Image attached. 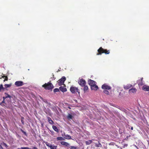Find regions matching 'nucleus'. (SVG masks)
<instances>
[{
    "instance_id": "obj_1",
    "label": "nucleus",
    "mask_w": 149,
    "mask_h": 149,
    "mask_svg": "<svg viewBox=\"0 0 149 149\" xmlns=\"http://www.w3.org/2000/svg\"><path fill=\"white\" fill-rule=\"evenodd\" d=\"M42 87L44 88L46 90H50L54 88V86L52 84L49 82L47 83H45V84L42 85Z\"/></svg>"
},
{
    "instance_id": "obj_2",
    "label": "nucleus",
    "mask_w": 149,
    "mask_h": 149,
    "mask_svg": "<svg viewBox=\"0 0 149 149\" xmlns=\"http://www.w3.org/2000/svg\"><path fill=\"white\" fill-rule=\"evenodd\" d=\"M98 53L97 54V55L101 54L104 53L106 54H108L109 53V51H107L106 49H104L102 47H100L98 50Z\"/></svg>"
},
{
    "instance_id": "obj_3",
    "label": "nucleus",
    "mask_w": 149,
    "mask_h": 149,
    "mask_svg": "<svg viewBox=\"0 0 149 149\" xmlns=\"http://www.w3.org/2000/svg\"><path fill=\"white\" fill-rule=\"evenodd\" d=\"M70 91L73 93H76L77 92L79 94V92L78 89L77 88L75 87H71L70 88Z\"/></svg>"
},
{
    "instance_id": "obj_4",
    "label": "nucleus",
    "mask_w": 149,
    "mask_h": 149,
    "mask_svg": "<svg viewBox=\"0 0 149 149\" xmlns=\"http://www.w3.org/2000/svg\"><path fill=\"white\" fill-rule=\"evenodd\" d=\"M66 80V78L65 77H62L58 81V83L59 86H61L64 84V82Z\"/></svg>"
},
{
    "instance_id": "obj_5",
    "label": "nucleus",
    "mask_w": 149,
    "mask_h": 149,
    "mask_svg": "<svg viewBox=\"0 0 149 149\" xmlns=\"http://www.w3.org/2000/svg\"><path fill=\"white\" fill-rule=\"evenodd\" d=\"M45 144L48 147H49L50 149H57V146H55L54 144H52L47 142L45 143Z\"/></svg>"
},
{
    "instance_id": "obj_6",
    "label": "nucleus",
    "mask_w": 149,
    "mask_h": 149,
    "mask_svg": "<svg viewBox=\"0 0 149 149\" xmlns=\"http://www.w3.org/2000/svg\"><path fill=\"white\" fill-rule=\"evenodd\" d=\"M79 84L82 86H84L86 84L85 81L83 79H81L78 82Z\"/></svg>"
},
{
    "instance_id": "obj_7",
    "label": "nucleus",
    "mask_w": 149,
    "mask_h": 149,
    "mask_svg": "<svg viewBox=\"0 0 149 149\" xmlns=\"http://www.w3.org/2000/svg\"><path fill=\"white\" fill-rule=\"evenodd\" d=\"M102 88L103 89L109 90L111 88L110 86H108L106 84H104L102 86Z\"/></svg>"
},
{
    "instance_id": "obj_8",
    "label": "nucleus",
    "mask_w": 149,
    "mask_h": 149,
    "mask_svg": "<svg viewBox=\"0 0 149 149\" xmlns=\"http://www.w3.org/2000/svg\"><path fill=\"white\" fill-rule=\"evenodd\" d=\"M88 83L91 87L96 84V82L92 80L91 79H89L88 80Z\"/></svg>"
},
{
    "instance_id": "obj_9",
    "label": "nucleus",
    "mask_w": 149,
    "mask_h": 149,
    "mask_svg": "<svg viewBox=\"0 0 149 149\" xmlns=\"http://www.w3.org/2000/svg\"><path fill=\"white\" fill-rule=\"evenodd\" d=\"M23 84V83L22 81H17L15 83V85L17 86H21Z\"/></svg>"
},
{
    "instance_id": "obj_10",
    "label": "nucleus",
    "mask_w": 149,
    "mask_h": 149,
    "mask_svg": "<svg viewBox=\"0 0 149 149\" xmlns=\"http://www.w3.org/2000/svg\"><path fill=\"white\" fill-rule=\"evenodd\" d=\"M136 91V89L135 88H132L129 90L128 92L129 94H132L135 93Z\"/></svg>"
},
{
    "instance_id": "obj_11",
    "label": "nucleus",
    "mask_w": 149,
    "mask_h": 149,
    "mask_svg": "<svg viewBox=\"0 0 149 149\" xmlns=\"http://www.w3.org/2000/svg\"><path fill=\"white\" fill-rule=\"evenodd\" d=\"M143 90L146 91H149V86L146 85H144L142 88Z\"/></svg>"
},
{
    "instance_id": "obj_12",
    "label": "nucleus",
    "mask_w": 149,
    "mask_h": 149,
    "mask_svg": "<svg viewBox=\"0 0 149 149\" xmlns=\"http://www.w3.org/2000/svg\"><path fill=\"white\" fill-rule=\"evenodd\" d=\"M61 145L69 147L70 146V144L65 141H61Z\"/></svg>"
},
{
    "instance_id": "obj_13",
    "label": "nucleus",
    "mask_w": 149,
    "mask_h": 149,
    "mask_svg": "<svg viewBox=\"0 0 149 149\" xmlns=\"http://www.w3.org/2000/svg\"><path fill=\"white\" fill-rule=\"evenodd\" d=\"M132 86V85L130 84H127L126 85H124L123 86L124 88L125 89H128Z\"/></svg>"
},
{
    "instance_id": "obj_14",
    "label": "nucleus",
    "mask_w": 149,
    "mask_h": 149,
    "mask_svg": "<svg viewBox=\"0 0 149 149\" xmlns=\"http://www.w3.org/2000/svg\"><path fill=\"white\" fill-rule=\"evenodd\" d=\"M143 78H141V80H139L137 81V83L139 86H142L143 84L142 82Z\"/></svg>"
},
{
    "instance_id": "obj_15",
    "label": "nucleus",
    "mask_w": 149,
    "mask_h": 149,
    "mask_svg": "<svg viewBox=\"0 0 149 149\" xmlns=\"http://www.w3.org/2000/svg\"><path fill=\"white\" fill-rule=\"evenodd\" d=\"M59 89L62 92H65L67 91V89L66 88L63 86H61L59 88Z\"/></svg>"
},
{
    "instance_id": "obj_16",
    "label": "nucleus",
    "mask_w": 149,
    "mask_h": 149,
    "mask_svg": "<svg viewBox=\"0 0 149 149\" xmlns=\"http://www.w3.org/2000/svg\"><path fill=\"white\" fill-rule=\"evenodd\" d=\"M92 90H97L98 88V87L96 84L94 85L91 87Z\"/></svg>"
},
{
    "instance_id": "obj_17",
    "label": "nucleus",
    "mask_w": 149,
    "mask_h": 149,
    "mask_svg": "<svg viewBox=\"0 0 149 149\" xmlns=\"http://www.w3.org/2000/svg\"><path fill=\"white\" fill-rule=\"evenodd\" d=\"M48 121L49 123L51 124H54L53 121L50 118L48 117L47 118Z\"/></svg>"
},
{
    "instance_id": "obj_18",
    "label": "nucleus",
    "mask_w": 149,
    "mask_h": 149,
    "mask_svg": "<svg viewBox=\"0 0 149 149\" xmlns=\"http://www.w3.org/2000/svg\"><path fill=\"white\" fill-rule=\"evenodd\" d=\"M64 138L66 139H71V136H70L69 135L67 134H66V135H65Z\"/></svg>"
},
{
    "instance_id": "obj_19",
    "label": "nucleus",
    "mask_w": 149,
    "mask_h": 149,
    "mask_svg": "<svg viewBox=\"0 0 149 149\" xmlns=\"http://www.w3.org/2000/svg\"><path fill=\"white\" fill-rule=\"evenodd\" d=\"M52 128L56 132H58V130L55 126L53 125L52 126Z\"/></svg>"
},
{
    "instance_id": "obj_20",
    "label": "nucleus",
    "mask_w": 149,
    "mask_h": 149,
    "mask_svg": "<svg viewBox=\"0 0 149 149\" xmlns=\"http://www.w3.org/2000/svg\"><path fill=\"white\" fill-rule=\"evenodd\" d=\"M73 117V116L70 114H69L67 116V118L68 119H72Z\"/></svg>"
},
{
    "instance_id": "obj_21",
    "label": "nucleus",
    "mask_w": 149,
    "mask_h": 149,
    "mask_svg": "<svg viewBox=\"0 0 149 149\" xmlns=\"http://www.w3.org/2000/svg\"><path fill=\"white\" fill-rule=\"evenodd\" d=\"M57 141H62L64 140V139L62 137H58L56 138Z\"/></svg>"
},
{
    "instance_id": "obj_22",
    "label": "nucleus",
    "mask_w": 149,
    "mask_h": 149,
    "mask_svg": "<svg viewBox=\"0 0 149 149\" xmlns=\"http://www.w3.org/2000/svg\"><path fill=\"white\" fill-rule=\"evenodd\" d=\"M5 95L6 97V98H11V96L9 95V94H8V93H5Z\"/></svg>"
},
{
    "instance_id": "obj_23",
    "label": "nucleus",
    "mask_w": 149,
    "mask_h": 149,
    "mask_svg": "<svg viewBox=\"0 0 149 149\" xmlns=\"http://www.w3.org/2000/svg\"><path fill=\"white\" fill-rule=\"evenodd\" d=\"M11 86V84H6L4 85L5 88L10 87Z\"/></svg>"
},
{
    "instance_id": "obj_24",
    "label": "nucleus",
    "mask_w": 149,
    "mask_h": 149,
    "mask_svg": "<svg viewBox=\"0 0 149 149\" xmlns=\"http://www.w3.org/2000/svg\"><path fill=\"white\" fill-rule=\"evenodd\" d=\"M92 142L91 140H88L86 141V143L87 145H89Z\"/></svg>"
},
{
    "instance_id": "obj_25",
    "label": "nucleus",
    "mask_w": 149,
    "mask_h": 149,
    "mask_svg": "<svg viewBox=\"0 0 149 149\" xmlns=\"http://www.w3.org/2000/svg\"><path fill=\"white\" fill-rule=\"evenodd\" d=\"M95 146L97 147H101L102 146V144L100 142L98 144L95 143Z\"/></svg>"
},
{
    "instance_id": "obj_26",
    "label": "nucleus",
    "mask_w": 149,
    "mask_h": 149,
    "mask_svg": "<svg viewBox=\"0 0 149 149\" xmlns=\"http://www.w3.org/2000/svg\"><path fill=\"white\" fill-rule=\"evenodd\" d=\"M4 88H5L3 87V85L2 84H1L0 85V92H1L2 90H3Z\"/></svg>"
},
{
    "instance_id": "obj_27",
    "label": "nucleus",
    "mask_w": 149,
    "mask_h": 149,
    "mask_svg": "<svg viewBox=\"0 0 149 149\" xmlns=\"http://www.w3.org/2000/svg\"><path fill=\"white\" fill-rule=\"evenodd\" d=\"M104 92L106 94H109V92L106 89H104Z\"/></svg>"
},
{
    "instance_id": "obj_28",
    "label": "nucleus",
    "mask_w": 149,
    "mask_h": 149,
    "mask_svg": "<svg viewBox=\"0 0 149 149\" xmlns=\"http://www.w3.org/2000/svg\"><path fill=\"white\" fill-rule=\"evenodd\" d=\"M84 91H87L88 89V87L87 86H84Z\"/></svg>"
},
{
    "instance_id": "obj_29",
    "label": "nucleus",
    "mask_w": 149,
    "mask_h": 149,
    "mask_svg": "<svg viewBox=\"0 0 149 149\" xmlns=\"http://www.w3.org/2000/svg\"><path fill=\"white\" fill-rule=\"evenodd\" d=\"M54 92H56L59 91V89L58 88H56L54 90Z\"/></svg>"
},
{
    "instance_id": "obj_30",
    "label": "nucleus",
    "mask_w": 149,
    "mask_h": 149,
    "mask_svg": "<svg viewBox=\"0 0 149 149\" xmlns=\"http://www.w3.org/2000/svg\"><path fill=\"white\" fill-rule=\"evenodd\" d=\"M24 119V117H22V118H21V122H22V124H24V121L23 120Z\"/></svg>"
},
{
    "instance_id": "obj_31",
    "label": "nucleus",
    "mask_w": 149,
    "mask_h": 149,
    "mask_svg": "<svg viewBox=\"0 0 149 149\" xmlns=\"http://www.w3.org/2000/svg\"><path fill=\"white\" fill-rule=\"evenodd\" d=\"M6 104H2L1 105L2 106V107H6V108H8V107H6Z\"/></svg>"
},
{
    "instance_id": "obj_32",
    "label": "nucleus",
    "mask_w": 149,
    "mask_h": 149,
    "mask_svg": "<svg viewBox=\"0 0 149 149\" xmlns=\"http://www.w3.org/2000/svg\"><path fill=\"white\" fill-rule=\"evenodd\" d=\"M70 149H76V148L74 146H70Z\"/></svg>"
},
{
    "instance_id": "obj_33",
    "label": "nucleus",
    "mask_w": 149,
    "mask_h": 149,
    "mask_svg": "<svg viewBox=\"0 0 149 149\" xmlns=\"http://www.w3.org/2000/svg\"><path fill=\"white\" fill-rule=\"evenodd\" d=\"M21 131L23 133H24L25 135H26V133L25 132L24 130H23L22 129L21 130Z\"/></svg>"
},
{
    "instance_id": "obj_34",
    "label": "nucleus",
    "mask_w": 149,
    "mask_h": 149,
    "mask_svg": "<svg viewBox=\"0 0 149 149\" xmlns=\"http://www.w3.org/2000/svg\"><path fill=\"white\" fill-rule=\"evenodd\" d=\"M23 149H31L29 148L28 147H24L22 148Z\"/></svg>"
},
{
    "instance_id": "obj_35",
    "label": "nucleus",
    "mask_w": 149,
    "mask_h": 149,
    "mask_svg": "<svg viewBox=\"0 0 149 149\" xmlns=\"http://www.w3.org/2000/svg\"><path fill=\"white\" fill-rule=\"evenodd\" d=\"M1 104L3 103V104H6V103L5 102V100H3V101L1 102Z\"/></svg>"
},
{
    "instance_id": "obj_36",
    "label": "nucleus",
    "mask_w": 149,
    "mask_h": 149,
    "mask_svg": "<svg viewBox=\"0 0 149 149\" xmlns=\"http://www.w3.org/2000/svg\"><path fill=\"white\" fill-rule=\"evenodd\" d=\"M3 145L5 146L6 147H7V146H7V144H6V143H3Z\"/></svg>"
},
{
    "instance_id": "obj_37",
    "label": "nucleus",
    "mask_w": 149,
    "mask_h": 149,
    "mask_svg": "<svg viewBox=\"0 0 149 149\" xmlns=\"http://www.w3.org/2000/svg\"><path fill=\"white\" fill-rule=\"evenodd\" d=\"M65 135H66V134H65V133H63V134H62V136H63V137H64L65 136Z\"/></svg>"
},
{
    "instance_id": "obj_38",
    "label": "nucleus",
    "mask_w": 149,
    "mask_h": 149,
    "mask_svg": "<svg viewBox=\"0 0 149 149\" xmlns=\"http://www.w3.org/2000/svg\"><path fill=\"white\" fill-rule=\"evenodd\" d=\"M3 100H5V99H6L7 98L6 97V96H5V97H3Z\"/></svg>"
},
{
    "instance_id": "obj_39",
    "label": "nucleus",
    "mask_w": 149,
    "mask_h": 149,
    "mask_svg": "<svg viewBox=\"0 0 149 149\" xmlns=\"http://www.w3.org/2000/svg\"><path fill=\"white\" fill-rule=\"evenodd\" d=\"M0 149H3L1 145H0Z\"/></svg>"
},
{
    "instance_id": "obj_40",
    "label": "nucleus",
    "mask_w": 149,
    "mask_h": 149,
    "mask_svg": "<svg viewBox=\"0 0 149 149\" xmlns=\"http://www.w3.org/2000/svg\"><path fill=\"white\" fill-rule=\"evenodd\" d=\"M22 148H23V147H21V148H18L17 149H23Z\"/></svg>"
},
{
    "instance_id": "obj_41",
    "label": "nucleus",
    "mask_w": 149,
    "mask_h": 149,
    "mask_svg": "<svg viewBox=\"0 0 149 149\" xmlns=\"http://www.w3.org/2000/svg\"><path fill=\"white\" fill-rule=\"evenodd\" d=\"M8 80V78L7 77H6V79H5V80Z\"/></svg>"
},
{
    "instance_id": "obj_42",
    "label": "nucleus",
    "mask_w": 149,
    "mask_h": 149,
    "mask_svg": "<svg viewBox=\"0 0 149 149\" xmlns=\"http://www.w3.org/2000/svg\"><path fill=\"white\" fill-rule=\"evenodd\" d=\"M142 147L144 149V148H145V146L144 145H143L142 146Z\"/></svg>"
},
{
    "instance_id": "obj_43",
    "label": "nucleus",
    "mask_w": 149,
    "mask_h": 149,
    "mask_svg": "<svg viewBox=\"0 0 149 149\" xmlns=\"http://www.w3.org/2000/svg\"><path fill=\"white\" fill-rule=\"evenodd\" d=\"M135 146V147L137 149H139V148H138V147L136 145H134Z\"/></svg>"
},
{
    "instance_id": "obj_44",
    "label": "nucleus",
    "mask_w": 149,
    "mask_h": 149,
    "mask_svg": "<svg viewBox=\"0 0 149 149\" xmlns=\"http://www.w3.org/2000/svg\"><path fill=\"white\" fill-rule=\"evenodd\" d=\"M131 130H133V127H131Z\"/></svg>"
},
{
    "instance_id": "obj_45",
    "label": "nucleus",
    "mask_w": 149,
    "mask_h": 149,
    "mask_svg": "<svg viewBox=\"0 0 149 149\" xmlns=\"http://www.w3.org/2000/svg\"><path fill=\"white\" fill-rule=\"evenodd\" d=\"M1 104H2L1 103H0V105H1Z\"/></svg>"
}]
</instances>
